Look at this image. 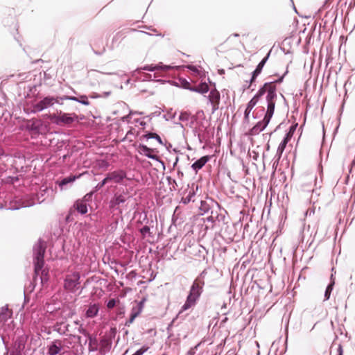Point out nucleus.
Masks as SVG:
<instances>
[{"label": "nucleus", "instance_id": "f257e3e1", "mask_svg": "<svg viewBox=\"0 0 355 355\" xmlns=\"http://www.w3.org/2000/svg\"><path fill=\"white\" fill-rule=\"evenodd\" d=\"M175 67L171 65L164 64L163 62L157 64H145L143 67H138L131 72V77H128L126 73H121V74L114 73L113 80H120L121 83L119 85H116L119 89H123V86L130 87H136L134 83L137 80L139 81H153L159 83L165 87H170L168 85H164L162 83L157 81L158 79H163L166 80H172V79H167L164 75L161 73L166 72Z\"/></svg>", "mask_w": 355, "mask_h": 355}, {"label": "nucleus", "instance_id": "f03ea898", "mask_svg": "<svg viewBox=\"0 0 355 355\" xmlns=\"http://www.w3.org/2000/svg\"><path fill=\"white\" fill-rule=\"evenodd\" d=\"M184 67L188 69L193 76V78H189L190 81L182 77L172 78V80L163 79H158L157 80L162 83L164 85L175 86L180 89H210L207 85V82H209L211 86L216 89L215 83L211 82L209 78L207 77L205 73L200 67L192 64L184 66Z\"/></svg>", "mask_w": 355, "mask_h": 355}, {"label": "nucleus", "instance_id": "7ed1b4c3", "mask_svg": "<svg viewBox=\"0 0 355 355\" xmlns=\"http://www.w3.org/2000/svg\"><path fill=\"white\" fill-rule=\"evenodd\" d=\"M45 248L44 242L40 240L33 249L35 279L36 280L39 277L42 284L46 283L49 279V269L44 268Z\"/></svg>", "mask_w": 355, "mask_h": 355}, {"label": "nucleus", "instance_id": "20e7f679", "mask_svg": "<svg viewBox=\"0 0 355 355\" xmlns=\"http://www.w3.org/2000/svg\"><path fill=\"white\" fill-rule=\"evenodd\" d=\"M205 286V281L202 279V277H198L193 282L189 295L187 297L184 304L181 307L180 311L171 323L168 324V329L171 328L175 323V320L180 316V315L187 309L196 306L197 302L199 300L200 295L203 291Z\"/></svg>", "mask_w": 355, "mask_h": 355}, {"label": "nucleus", "instance_id": "39448f33", "mask_svg": "<svg viewBox=\"0 0 355 355\" xmlns=\"http://www.w3.org/2000/svg\"><path fill=\"white\" fill-rule=\"evenodd\" d=\"M266 98L267 102V111L265 116L262 121H259L250 130L249 134L250 135H257L263 131L268 125L273 115L277 99L275 90H268Z\"/></svg>", "mask_w": 355, "mask_h": 355}, {"label": "nucleus", "instance_id": "423d86ee", "mask_svg": "<svg viewBox=\"0 0 355 355\" xmlns=\"http://www.w3.org/2000/svg\"><path fill=\"white\" fill-rule=\"evenodd\" d=\"M77 116L75 114H67L62 111L57 113L50 114L48 119L53 123L58 125H69L72 123Z\"/></svg>", "mask_w": 355, "mask_h": 355}, {"label": "nucleus", "instance_id": "0eeeda50", "mask_svg": "<svg viewBox=\"0 0 355 355\" xmlns=\"http://www.w3.org/2000/svg\"><path fill=\"white\" fill-rule=\"evenodd\" d=\"M64 96L62 97L46 96L38 101L33 106L35 111L41 112L44 109L53 106L55 104L62 105Z\"/></svg>", "mask_w": 355, "mask_h": 355}, {"label": "nucleus", "instance_id": "6e6552de", "mask_svg": "<svg viewBox=\"0 0 355 355\" xmlns=\"http://www.w3.org/2000/svg\"><path fill=\"white\" fill-rule=\"evenodd\" d=\"M199 92L206 98L212 106V113H214L219 108L220 94L218 90H194Z\"/></svg>", "mask_w": 355, "mask_h": 355}, {"label": "nucleus", "instance_id": "1a4fd4ad", "mask_svg": "<svg viewBox=\"0 0 355 355\" xmlns=\"http://www.w3.org/2000/svg\"><path fill=\"white\" fill-rule=\"evenodd\" d=\"M80 275L78 272H73L67 275L64 280V289L70 292L76 291L80 284Z\"/></svg>", "mask_w": 355, "mask_h": 355}, {"label": "nucleus", "instance_id": "9d476101", "mask_svg": "<svg viewBox=\"0 0 355 355\" xmlns=\"http://www.w3.org/2000/svg\"><path fill=\"white\" fill-rule=\"evenodd\" d=\"M288 66L287 65L285 71L282 74L279 75L277 73L271 76L268 78V81L263 83L262 86H260L259 89H276V86L277 84H280L283 82L284 77L288 73Z\"/></svg>", "mask_w": 355, "mask_h": 355}, {"label": "nucleus", "instance_id": "9b49d317", "mask_svg": "<svg viewBox=\"0 0 355 355\" xmlns=\"http://www.w3.org/2000/svg\"><path fill=\"white\" fill-rule=\"evenodd\" d=\"M266 90H259V92L248 102L244 112V122H249V116L253 107L259 102V98L265 94Z\"/></svg>", "mask_w": 355, "mask_h": 355}, {"label": "nucleus", "instance_id": "f8f14e48", "mask_svg": "<svg viewBox=\"0 0 355 355\" xmlns=\"http://www.w3.org/2000/svg\"><path fill=\"white\" fill-rule=\"evenodd\" d=\"M270 51L266 54V55L264 58H262V60L257 65L255 69L251 73V77L250 79L249 80L250 85L248 89H249V87L252 85L253 83L255 82L257 76L261 73L264 65L266 64L270 57Z\"/></svg>", "mask_w": 355, "mask_h": 355}, {"label": "nucleus", "instance_id": "ddd939ff", "mask_svg": "<svg viewBox=\"0 0 355 355\" xmlns=\"http://www.w3.org/2000/svg\"><path fill=\"white\" fill-rule=\"evenodd\" d=\"M106 176L109 182L113 181L116 184H121L123 180L125 178L130 180V178H127V173L123 170L114 171L112 172L108 173Z\"/></svg>", "mask_w": 355, "mask_h": 355}, {"label": "nucleus", "instance_id": "4468645a", "mask_svg": "<svg viewBox=\"0 0 355 355\" xmlns=\"http://www.w3.org/2000/svg\"><path fill=\"white\" fill-rule=\"evenodd\" d=\"M64 345L62 341L60 340H55L48 347V354L49 355H57L59 354L63 349Z\"/></svg>", "mask_w": 355, "mask_h": 355}, {"label": "nucleus", "instance_id": "2eb2a0df", "mask_svg": "<svg viewBox=\"0 0 355 355\" xmlns=\"http://www.w3.org/2000/svg\"><path fill=\"white\" fill-rule=\"evenodd\" d=\"M143 309V302H140L136 306H133L131 309L130 318L125 322V326H130L135 320V319L141 313Z\"/></svg>", "mask_w": 355, "mask_h": 355}, {"label": "nucleus", "instance_id": "dca6fc26", "mask_svg": "<svg viewBox=\"0 0 355 355\" xmlns=\"http://www.w3.org/2000/svg\"><path fill=\"white\" fill-rule=\"evenodd\" d=\"M126 201V198L123 194L114 195L110 202V206L112 208L118 209L120 205Z\"/></svg>", "mask_w": 355, "mask_h": 355}, {"label": "nucleus", "instance_id": "f3484780", "mask_svg": "<svg viewBox=\"0 0 355 355\" xmlns=\"http://www.w3.org/2000/svg\"><path fill=\"white\" fill-rule=\"evenodd\" d=\"M153 150L152 148H148V146L145 145H140L139 148V152L146 156L147 157L155 159V160H159V157L156 155L152 154V152Z\"/></svg>", "mask_w": 355, "mask_h": 355}, {"label": "nucleus", "instance_id": "a211bd4d", "mask_svg": "<svg viewBox=\"0 0 355 355\" xmlns=\"http://www.w3.org/2000/svg\"><path fill=\"white\" fill-rule=\"evenodd\" d=\"M210 157L208 155L203 156L200 157L199 159L196 160L194 163L192 164L191 168L196 172H198L200 169H201L205 164L209 160Z\"/></svg>", "mask_w": 355, "mask_h": 355}, {"label": "nucleus", "instance_id": "6ab92c4d", "mask_svg": "<svg viewBox=\"0 0 355 355\" xmlns=\"http://www.w3.org/2000/svg\"><path fill=\"white\" fill-rule=\"evenodd\" d=\"M179 120L183 123H185V125H189V127H192L193 121L195 120L194 116H191L190 114L184 112H181L179 116Z\"/></svg>", "mask_w": 355, "mask_h": 355}, {"label": "nucleus", "instance_id": "aec40b11", "mask_svg": "<svg viewBox=\"0 0 355 355\" xmlns=\"http://www.w3.org/2000/svg\"><path fill=\"white\" fill-rule=\"evenodd\" d=\"M99 311V306L96 304H89L88 309L86 311L85 315L87 318H94L97 315Z\"/></svg>", "mask_w": 355, "mask_h": 355}, {"label": "nucleus", "instance_id": "412c9836", "mask_svg": "<svg viewBox=\"0 0 355 355\" xmlns=\"http://www.w3.org/2000/svg\"><path fill=\"white\" fill-rule=\"evenodd\" d=\"M79 176L71 175L67 178H63L60 181H58L57 183L59 185L61 190L66 189V185L69 183L73 182Z\"/></svg>", "mask_w": 355, "mask_h": 355}, {"label": "nucleus", "instance_id": "4be33fe9", "mask_svg": "<svg viewBox=\"0 0 355 355\" xmlns=\"http://www.w3.org/2000/svg\"><path fill=\"white\" fill-rule=\"evenodd\" d=\"M74 207L81 214H85L87 212V206L84 200H77L74 204Z\"/></svg>", "mask_w": 355, "mask_h": 355}, {"label": "nucleus", "instance_id": "5701e85b", "mask_svg": "<svg viewBox=\"0 0 355 355\" xmlns=\"http://www.w3.org/2000/svg\"><path fill=\"white\" fill-rule=\"evenodd\" d=\"M10 313L7 306L0 309V322H5L10 318Z\"/></svg>", "mask_w": 355, "mask_h": 355}, {"label": "nucleus", "instance_id": "b1692460", "mask_svg": "<svg viewBox=\"0 0 355 355\" xmlns=\"http://www.w3.org/2000/svg\"><path fill=\"white\" fill-rule=\"evenodd\" d=\"M69 326L64 322H57L55 328L60 334H65L69 331Z\"/></svg>", "mask_w": 355, "mask_h": 355}, {"label": "nucleus", "instance_id": "393cba45", "mask_svg": "<svg viewBox=\"0 0 355 355\" xmlns=\"http://www.w3.org/2000/svg\"><path fill=\"white\" fill-rule=\"evenodd\" d=\"M335 282L333 277V275L331 276V282L327 286L325 292H324V300H328L330 297L331 293L333 290Z\"/></svg>", "mask_w": 355, "mask_h": 355}, {"label": "nucleus", "instance_id": "a878e982", "mask_svg": "<svg viewBox=\"0 0 355 355\" xmlns=\"http://www.w3.org/2000/svg\"><path fill=\"white\" fill-rule=\"evenodd\" d=\"M67 99L76 101H78V102H79V103H82L83 105H88L89 104V101L87 100V98L85 96H81L80 98H77V97H74V96H64V100H67Z\"/></svg>", "mask_w": 355, "mask_h": 355}, {"label": "nucleus", "instance_id": "bb28decb", "mask_svg": "<svg viewBox=\"0 0 355 355\" xmlns=\"http://www.w3.org/2000/svg\"><path fill=\"white\" fill-rule=\"evenodd\" d=\"M288 141V135H286V136L281 141V143L279 144V145L277 148V153H279V155H281L282 153H283V151L284 150Z\"/></svg>", "mask_w": 355, "mask_h": 355}, {"label": "nucleus", "instance_id": "cd10ccee", "mask_svg": "<svg viewBox=\"0 0 355 355\" xmlns=\"http://www.w3.org/2000/svg\"><path fill=\"white\" fill-rule=\"evenodd\" d=\"M146 138L148 139H156L160 144H163L162 140L161 137L156 133L154 132H148L144 136Z\"/></svg>", "mask_w": 355, "mask_h": 355}, {"label": "nucleus", "instance_id": "c85d7f7f", "mask_svg": "<svg viewBox=\"0 0 355 355\" xmlns=\"http://www.w3.org/2000/svg\"><path fill=\"white\" fill-rule=\"evenodd\" d=\"M108 180H107V176L99 183H98L96 184V186L94 188L93 191L94 192H96L98 191V190H100L105 184H107L108 182Z\"/></svg>", "mask_w": 355, "mask_h": 355}, {"label": "nucleus", "instance_id": "c756f323", "mask_svg": "<svg viewBox=\"0 0 355 355\" xmlns=\"http://www.w3.org/2000/svg\"><path fill=\"white\" fill-rule=\"evenodd\" d=\"M148 349L149 347L148 346L144 345L139 349L137 350L133 355H143Z\"/></svg>", "mask_w": 355, "mask_h": 355}, {"label": "nucleus", "instance_id": "7c9ffc66", "mask_svg": "<svg viewBox=\"0 0 355 355\" xmlns=\"http://www.w3.org/2000/svg\"><path fill=\"white\" fill-rule=\"evenodd\" d=\"M18 86H19V89H21V87H23L24 89L27 88V89H36V87H37V85H28L27 86H26V85H24V83H19V84H18Z\"/></svg>", "mask_w": 355, "mask_h": 355}, {"label": "nucleus", "instance_id": "2f4dec72", "mask_svg": "<svg viewBox=\"0 0 355 355\" xmlns=\"http://www.w3.org/2000/svg\"><path fill=\"white\" fill-rule=\"evenodd\" d=\"M94 193L95 192L94 191H92L91 192L87 193L81 200H84V202L85 203L86 202L91 200L92 197Z\"/></svg>", "mask_w": 355, "mask_h": 355}, {"label": "nucleus", "instance_id": "473e14b6", "mask_svg": "<svg viewBox=\"0 0 355 355\" xmlns=\"http://www.w3.org/2000/svg\"><path fill=\"white\" fill-rule=\"evenodd\" d=\"M116 300L115 299H110L107 303V307L108 309H112L115 306Z\"/></svg>", "mask_w": 355, "mask_h": 355}, {"label": "nucleus", "instance_id": "72a5a7b5", "mask_svg": "<svg viewBox=\"0 0 355 355\" xmlns=\"http://www.w3.org/2000/svg\"><path fill=\"white\" fill-rule=\"evenodd\" d=\"M140 232L143 236H145L146 234L150 232V227L147 225H145L141 229H140Z\"/></svg>", "mask_w": 355, "mask_h": 355}, {"label": "nucleus", "instance_id": "f704fd0d", "mask_svg": "<svg viewBox=\"0 0 355 355\" xmlns=\"http://www.w3.org/2000/svg\"><path fill=\"white\" fill-rule=\"evenodd\" d=\"M78 331L80 334H83V335H84V336H87V335H88V332H87V331L85 328H83V325H82V324H80V327H78Z\"/></svg>", "mask_w": 355, "mask_h": 355}, {"label": "nucleus", "instance_id": "c9c22d12", "mask_svg": "<svg viewBox=\"0 0 355 355\" xmlns=\"http://www.w3.org/2000/svg\"><path fill=\"white\" fill-rule=\"evenodd\" d=\"M193 195V193L191 194L189 193L187 197L183 198H182L183 203L187 204V203L189 202L191 200V198H192Z\"/></svg>", "mask_w": 355, "mask_h": 355}, {"label": "nucleus", "instance_id": "e433bc0d", "mask_svg": "<svg viewBox=\"0 0 355 355\" xmlns=\"http://www.w3.org/2000/svg\"><path fill=\"white\" fill-rule=\"evenodd\" d=\"M314 213H315V209H314L313 207H312V208H309V209L306 210V213H305V215H306V216H311V215H313V214H314Z\"/></svg>", "mask_w": 355, "mask_h": 355}, {"label": "nucleus", "instance_id": "4c0bfd02", "mask_svg": "<svg viewBox=\"0 0 355 355\" xmlns=\"http://www.w3.org/2000/svg\"><path fill=\"white\" fill-rule=\"evenodd\" d=\"M8 78H2L0 82V89H2L3 87H5L6 83H7Z\"/></svg>", "mask_w": 355, "mask_h": 355}, {"label": "nucleus", "instance_id": "58836bf2", "mask_svg": "<svg viewBox=\"0 0 355 355\" xmlns=\"http://www.w3.org/2000/svg\"><path fill=\"white\" fill-rule=\"evenodd\" d=\"M9 355H21V352L18 349L12 350Z\"/></svg>", "mask_w": 355, "mask_h": 355}, {"label": "nucleus", "instance_id": "ea45409f", "mask_svg": "<svg viewBox=\"0 0 355 355\" xmlns=\"http://www.w3.org/2000/svg\"><path fill=\"white\" fill-rule=\"evenodd\" d=\"M93 51H94V53L96 55H101L103 53H105V47H103L101 51H95V50H93Z\"/></svg>", "mask_w": 355, "mask_h": 355}, {"label": "nucleus", "instance_id": "a19ab883", "mask_svg": "<svg viewBox=\"0 0 355 355\" xmlns=\"http://www.w3.org/2000/svg\"><path fill=\"white\" fill-rule=\"evenodd\" d=\"M338 355H343V347L341 345H338Z\"/></svg>", "mask_w": 355, "mask_h": 355}, {"label": "nucleus", "instance_id": "79ce46f5", "mask_svg": "<svg viewBox=\"0 0 355 355\" xmlns=\"http://www.w3.org/2000/svg\"><path fill=\"white\" fill-rule=\"evenodd\" d=\"M355 167V158L353 159V161L352 162V164H351V168L349 169V172L352 173V170H353V168Z\"/></svg>", "mask_w": 355, "mask_h": 355}, {"label": "nucleus", "instance_id": "37998d69", "mask_svg": "<svg viewBox=\"0 0 355 355\" xmlns=\"http://www.w3.org/2000/svg\"><path fill=\"white\" fill-rule=\"evenodd\" d=\"M34 204H35V202H32V203H27V204L23 203V205H21V207H30V206L33 205Z\"/></svg>", "mask_w": 355, "mask_h": 355}, {"label": "nucleus", "instance_id": "c03bdc74", "mask_svg": "<svg viewBox=\"0 0 355 355\" xmlns=\"http://www.w3.org/2000/svg\"><path fill=\"white\" fill-rule=\"evenodd\" d=\"M132 114V112L130 111V114H129V115H127V116H123V117L122 118V120H123V121H128V119H129L130 115V114Z\"/></svg>", "mask_w": 355, "mask_h": 355}, {"label": "nucleus", "instance_id": "a18cd8bd", "mask_svg": "<svg viewBox=\"0 0 355 355\" xmlns=\"http://www.w3.org/2000/svg\"><path fill=\"white\" fill-rule=\"evenodd\" d=\"M118 225V221L117 220L114 222V224L113 225H112V229H116V226Z\"/></svg>", "mask_w": 355, "mask_h": 355}, {"label": "nucleus", "instance_id": "49530a36", "mask_svg": "<svg viewBox=\"0 0 355 355\" xmlns=\"http://www.w3.org/2000/svg\"><path fill=\"white\" fill-rule=\"evenodd\" d=\"M19 208H20V207L11 206L9 209H12V210H16V209H19Z\"/></svg>", "mask_w": 355, "mask_h": 355}, {"label": "nucleus", "instance_id": "de8ad7c7", "mask_svg": "<svg viewBox=\"0 0 355 355\" xmlns=\"http://www.w3.org/2000/svg\"><path fill=\"white\" fill-rule=\"evenodd\" d=\"M205 271H202V272L200 274V275H199L198 277H202V279H203V280H204V276H205Z\"/></svg>", "mask_w": 355, "mask_h": 355}, {"label": "nucleus", "instance_id": "09e8293b", "mask_svg": "<svg viewBox=\"0 0 355 355\" xmlns=\"http://www.w3.org/2000/svg\"><path fill=\"white\" fill-rule=\"evenodd\" d=\"M227 317H225V318L222 320V321H221V324H224V323H225V322H227Z\"/></svg>", "mask_w": 355, "mask_h": 355}, {"label": "nucleus", "instance_id": "8fccbe9b", "mask_svg": "<svg viewBox=\"0 0 355 355\" xmlns=\"http://www.w3.org/2000/svg\"><path fill=\"white\" fill-rule=\"evenodd\" d=\"M219 73H220V74H223V73H225V70H224V69H220V70H219Z\"/></svg>", "mask_w": 355, "mask_h": 355}, {"label": "nucleus", "instance_id": "3c124183", "mask_svg": "<svg viewBox=\"0 0 355 355\" xmlns=\"http://www.w3.org/2000/svg\"><path fill=\"white\" fill-rule=\"evenodd\" d=\"M74 323H75L76 324H77V325H80V324H81L79 320H76V321H75V322H74Z\"/></svg>", "mask_w": 355, "mask_h": 355}, {"label": "nucleus", "instance_id": "603ef678", "mask_svg": "<svg viewBox=\"0 0 355 355\" xmlns=\"http://www.w3.org/2000/svg\"><path fill=\"white\" fill-rule=\"evenodd\" d=\"M232 36H234V37H239V34H238V33H234V34H232Z\"/></svg>", "mask_w": 355, "mask_h": 355}, {"label": "nucleus", "instance_id": "864d4df0", "mask_svg": "<svg viewBox=\"0 0 355 355\" xmlns=\"http://www.w3.org/2000/svg\"><path fill=\"white\" fill-rule=\"evenodd\" d=\"M207 220H208L209 221H214V220H213L212 217H211V218H207Z\"/></svg>", "mask_w": 355, "mask_h": 355}, {"label": "nucleus", "instance_id": "5fc2aeb1", "mask_svg": "<svg viewBox=\"0 0 355 355\" xmlns=\"http://www.w3.org/2000/svg\"><path fill=\"white\" fill-rule=\"evenodd\" d=\"M167 179H168L169 183H171V181L172 180V179L170 177H168Z\"/></svg>", "mask_w": 355, "mask_h": 355}, {"label": "nucleus", "instance_id": "6e6d98bb", "mask_svg": "<svg viewBox=\"0 0 355 355\" xmlns=\"http://www.w3.org/2000/svg\"><path fill=\"white\" fill-rule=\"evenodd\" d=\"M293 8H294V10H295V12H297V9H296V8L295 7V6H294V5H293Z\"/></svg>", "mask_w": 355, "mask_h": 355}, {"label": "nucleus", "instance_id": "4d7b16f0", "mask_svg": "<svg viewBox=\"0 0 355 355\" xmlns=\"http://www.w3.org/2000/svg\"><path fill=\"white\" fill-rule=\"evenodd\" d=\"M38 201H39V203H41V202H42L44 201V200H40L38 199Z\"/></svg>", "mask_w": 355, "mask_h": 355}, {"label": "nucleus", "instance_id": "13d9d810", "mask_svg": "<svg viewBox=\"0 0 355 355\" xmlns=\"http://www.w3.org/2000/svg\"><path fill=\"white\" fill-rule=\"evenodd\" d=\"M256 345L257 346L259 347V343L258 342H256Z\"/></svg>", "mask_w": 355, "mask_h": 355}, {"label": "nucleus", "instance_id": "bf43d9fd", "mask_svg": "<svg viewBox=\"0 0 355 355\" xmlns=\"http://www.w3.org/2000/svg\"><path fill=\"white\" fill-rule=\"evenodd\" d=\"M181 127L183 128L184 127V124H180Z\"/></svg>", "mask_w": 355, "mask_h": 355}, {"label": "nucleus", "instance_id": "052dcab7", "mask_svg": "<svg viewBox=\"0 0 355 355\" xmlns=\"http://www.w3.org/2000/svg\"><path fill=\"white\" fill-rule=\"evenodd\" d=\"M173 183H174V184H176V182H175V180H173Z\"/></svg>", "mask_w": 355, "mask_h": 355}]
</instances>
